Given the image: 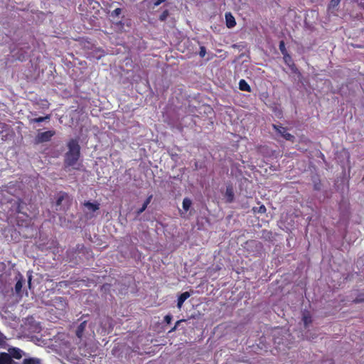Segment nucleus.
I'll list each match as a JSON object with an SVG mask.
<instances>
[{
	"instance_id": "nucleus-1",
	"label": "nucleus",
	"mask_w": 364,
	"mask_h": 364,
	"mask_svg": "<svg viewBox=\"0 0 364 364\" xmlns=\"http://www.w3.org/2000/svg\"><path fill=\"white\" fill-rule=\"evenodd\" d=\"M11 210L8 212V219L13 222V219L18 226L27 227L30 223V218L28 215L21 211V203L18 200L10 202Z\"/></svg>"
},
{
	"instance_id": "nucleus-2",
	"label": "nucleus",
	"mask_w": 364,
	"mask_h": 364,
	"mask_svg": "<svg viewBox=\"0 0 364 364\" xmlns=\"http://www.w3.org/2000/svg\"><path fill=\"white\" fill-rule=\"evenodd\" d=\"M68 151L65 154V163L67 166H73L77 164L80 155V147L77 141L72 139L68 144Z\"/></svg>"
},
{
	"instance_id": "nucleus-3",
	"label": "nucleus",
	"mask_w": 364,
	"mask_h": 364,
	"mask_svg": "<svg viewBox=\"0 0 364 364\" xmlns=\"http://www.w3.org/2000/svg\"><path fill=\"white\" fill-rule=\"evenodd\" d=\"M53 306L56 309V314L58 316H60L63 314L64 311L67 307V303L65 300L60 296L55 297L53 299Z\"/></svg>"
},
{
	"instance_id": "nucleus-4",
	"label": "nucleus",
	"mask_w": 364,
	"mask_h": 364,
	"mask_svg": "<svg viewBox=\"0 0 364 364\" xmlns=\"http://www.w3.org/2000/svg\"><path fill=\"white\" fill-rule=\"evenodd\" d=\"M55 134V132L53 130H49L44 132H39L36 136V143L40 144L49 141Z\"/></svg>"
},
{
	"instance_id": "nucleus-5",
	"label": "nucleus",
	"mask_w": 364,
	"mask_h": 364,
	"mask_svg": "<svg viewBox=\"0 0 364 364\" xmlns=\"http://www.w3.org/2000/svg\"><path fill=\"white\" fill-rule=\"evenodd\" d=\"M273 128L281 134V136L284 138L286 140L288 141H293L294 139V136L287 132V129L285 127H283L282 126H277L275 124H273Z\"/></svg>"
},
{
	"instance_id": "nucleus-6",
	"label": "nucleus",
	"mask_w": 364,
	"mask_h": 364,
	"mask_svg": "<svg viewBox=\"0 0 364 364\" xmlns=\"http://www.w3.org/2000/svg\"><path fill=\"white\" fill-rule=\"evenodd\" d=\"M15 279L16 280V283L15 285V291L17 294H20L22 289L23 284L25 282V279L23 275L18 272L16 273L15 276Z\"/></svg>"
},
{
	"instance_id": "nucleus-7",
	"label": "nucleus",
	"mask_w": 364,
	"mask_h": 364,
	"mask_svg": "<svg viewBox=\"0 0 364 364\" xmlns=\"http://www.w3.org/2000/svg\"><path fill=\"white\" fill-rule=\"evenodd\" d=\"M84 206L87 211L90 213H94L100 208V204L97 202L91 203L90 201H87L84 203Z\"/></svg>"
},
{
	"instance_id": "nucleus-8",
	"label": "nucleus",
	"mask_w": 364,
	"mask_h": 364,
	"mask_svg": "<svg viewBox=\"0 0 364 364\" xmlns=\"http://www.w3.org/2000/svg\"><path fill=\"white\" fill-rule=\"evenodd\" d=\"M225 21L226 26L229 28H233L236 24L235 18L230 13L225 14Z\"/></svg>"
},
{
	"instance_id": "nucleus-9",
	"label": "nucleus",
	"mask_w": 364,
	"mask_h": 364,
	"mask_svg": "<svg viewBox=\"0 0 364 364\" xmlns=\"http://www.w3.org/2000/svg\"><path fill=\"white\" fill-rule=\"evenodd\" d=\"M191 294L188 291H185L182 293L178 299V303H177V307L178 309H181L182 307L184 301L190 297Z\"/></svg>"
},
{
	"instance_id": "nucleus-10",
	"label": "nucleus",
	"mask_w": 364,
	"mask_h": 364,
	"mask_svg": "<svg viewBox=\"0 0 364 364\" xmlns=\"http://www.w3.org/2000/svg\"><path fill=\"white\" fill-rule=\"evenodd\" d=\"M225 197L226 198L227 202L231 203L233 201L234 199V193L232 191V188L230 187H228L226 188Z\"/></svg>"
},
{
	"instance_id": "nucleus-11",
	"label": "nucleus",
	"mask_w": 364,
	"mask_h": 364,
	"mask_svg": "<svg viewBox=\"0 0 364 364\" xmlns=\"http://www.w3.org/2000/svg\"><path fill=\"white\" fill-rule=\"evenodd\" d=\"M86 325H87V322L85 321L83 322H82L79 326L77 327V331H76V336L79 338H81L82 336V333H83V331H85V327H86Z\"/></svg>"
},
{
	"instance_id": "nucleus-12",
	"label": "nucleus",
	"mask_w": 364,
	"mask_h": 364,
	"mask_svg": "<svg viewBox=\"0 0 364 364\" xmlns=\"http://www.w3.org/2000/svg\"><path fill=\"white\" fill-rule=\"evenodd\" d=\"M239 88L242 91L250 92V90H251L250 85L245 80H240Z\"/></svg>"
},
{
	"instance_id": "nucleus-13",
	"label": "nucleus",
	"mask_w": 364,
	"mask_h": 364,
	"mask_svg": "<svg viewBox=\"0 0 364 364\" xmlns=\"http://www.w3.org/2000/svg\"><path fill=\"white\" fill-rule=\"evenodd\" d=\"M302 321L304 322V326L307 327L309 324H310L312 321L311 315L309 312H304L302 316Z\"/></svg>"
},
{
	"instance_id": "nucleus-14",
	"label": "nucleus",
	"mask_w": 364,
	"mask_h": 364,
	"mask_svg": "<svg viewBox=\"0 0 364 364\" xmlns=\"http://www.w3.org/2000/svg\"><path fill=\"white\" fill-rule=\"evenodd\" d=\"M152 197H153V196L150 195L146 198V200L144 201L142 207L140 209H139V210L137 211V214L138 215H140L141 213H142L146 210V208H147L148 205L151 203Z\"/></svg>"
},
{
	"instance_id": "nucleus-15",
	"label": "nucleus",
	"mask_w": 364,
	"mask_h": 364,
	"mask_svg": "<svg viewBox=\"0 0 364 364\" xmlns=\"http://www.w3.org/2000/svg\"><path fill=\"white\" fill-rule=\"evenodd\" d=\"M41 360L38 358H25L23 360V364H40Z\"/></svg>"
},
{
	"instance_id": "nucleus-16",
	"label": "nucleus",
	"mask_w": 364,
	"mask_h": 364,
	"mask_svg": "<svg viewBox=\"0 0 364 364\" xmlns=\"http://www.w3.org/2000/svg\"><path fill=\"white\" fill-rule=\"evenodd\" d=\"M5 264L3 262H0V283L3 284L6 276L4 274V270L5 269Z\"/></svg>"
},
{
	"instance_id": "nucleus-17",
	"label": "nucleus",
	"mask_w": 364,
	"mask_h": 364,
	"mask_svg": "<svg viewBox=\"0 0 364 364\" xmlns=\"http://www.w3.org/2000/svg\"><path fill=\"white\" fill-rule=\"evenodd\" d=\"M192 202L191 200L188 198H185L183 200V208L186 212L189 210L190 207L191 206Z\"/></svg>"
},
{
	"instance_id": "nucleus-18",
	"label": "nucleus",
	"mask_w": 364,
	"mask_h": 364,
	"mask_svg": "<svg viewBox=\"0 0 364 364\" xmlns=\"http://www.w3.org/2000/svg\"><path fill=\"white\" fill-rule=\"evenodd\" d=\"M341 0H331L328 5V10H334L340 4Z\"/></svg>"
},
{
	"instance_id": "nucleus-19",
	"label": "nucleus",
	"mask_w": 364,
	"mask_h": 364,
	"mask_svg": "<svg viewBox=\"0 0 364 364\" xmlns=\"http://www.w3.org/2000/svg\"><path fill=\"white\" fill-rule=\"evenodd\" d=\"M49 118H50V117L48 115H47L46 117H40L38 118L32 119L31 122H35V123H40V122L45 121L46 119H49Z\"/></svg>"
},
{
	"instance_id": "nucleus-20",
	"label": "nucleus",
	"mask_w": 364,
	"mask_h": 364,
	"mask_svg": "<svg viewBox=\"0 0 364 364\" xmlns=\"http://www.w3.org/2000/svg\"><path fill=\"white\" fill-rule=\"evenodd\" d=\"M284 55V62L289 65L291 66V56L287 53L283 55Z\"/></svg>"
},
{
	"instance_id": "nucleus-21",
	"label": "nucleus",
	"mask_w": 364,
	"mask_h": 364,
	"mask_svg": "<svg viewBox=\"0 0 364 364\" xmlns=\"http://www.w3.org/2000/svg\"><path fill=\"white\" fill-rule=\"evenodd\" d=\"M168 16V11L167 10H165L159 16V20L161 21H164L167 18Z\"/></svg>"
},
{
	"instance_id": "nucleus-22",
	"label": "nucleus",
	"mask_w": 364,
	"mask_h": 364,
	"mask_svg": "<svg viewBox=\"0 0 364 364\" xmlns=\"http://www.w3.org/2000/svg\"><path fill=\"white\" fill-rule=\"evenodd\" d=\"M279 50L283 55L287 53L284 41L279 43Z\"/></svg>"
},
{
	"instance_id": "nucleus-23",
	"label": "nucleus",
	"mask_w": 364,
	"mask_h": 364,
	"mask_svg": "<svg viewBox=\"0 0 364 364\" xmlns=\"http://www.w3.org/2000/svg\"><path fill=\"white\" fill-rule=\"evenodd\" d=\"M122 13V9L120 8H117L115 9L112 12V14L111 16H118L119 15H120Z\"/></svg>"
},
{
	"instance_id": "nucleus-24",
	"label": "nucleus",
	"mask_w": 364,
	"mask_h": 364,
	"mask_svg": "<svg viewBox=\"0 0 364 364\" xmlns=\"http://www.w3.org/2000/svg\"><path fill=\"white\" fill-rule=\"evenodd\" d=\"M164 320L167 323H170L172 320V316L171 315H166L164 317Z\"/></svg>"
},
{
	"instance_id": "nucleus-25",
	"label": "nucleus",
	"mask_w": 364,
	"mask_h": 364,
	"mask_svg": "<svg viewBox=\"0 0 364 364\" xmlns=\"http://www.w3.org/2000/svg\"><path fill=\"white\" fill-rule=\"evenodd\" d=\"M200 57H204L205 55V48L204 47H200Z\"/></svg>"
},
{
	"instance_id": "nucleus-26",
	"label": "nucleus",
	"mask_w": 364,
	"mask_h": 364,
	"mask_svg": "<svg viewBox=\"0 0 364 364\" xmlns=\"http://www.w3.org/2000/svg\"><path fill=\"white\" fill-rule=\"evenodd\" d=\"M27 276H28V287H31V277H32L31 273H30L28 272V274H27Z\"/></svg>"
},
{
	"instance_id": "nucleus-27",
	"label": "nucleus",
	"mask_w": 364,
	"mask_h": 364,
	"mask_svg": "<svg viewBox=\"0 0 364 364\" xmlns=\"http://www.w3.org/2000/svg\"><path fill=\"white\" fill-rule=\"evenodd\" d=\"M165 0H157L156 1L154 2V6H159L161 3L164 2Z\"/></svg>"
},
{
	"instance_id": "nucleus-28",
	"label": "nucleus",
	"mask_w": 364,
	"mask_h": 364,
	"mask_svg": "<svg viewBox=\"0 0 364 364\" xmlns=\"http://www.w3.org/2000/svg\"><path fill=\"white\" fill-rule=\"evenodd\" d=\"M266 211V208L264 205H261L259 208V213H265Z\"/></svg>"
},
{
	"instance_id": "nucleus-29",
	"label": "nucleus",
	"mask_w": 364,
	"mask_h": 364,
	"mask_svg": "<svg viewBox=\"0 0 364 364\" xmlns=\"http://www.w3.org/2000/svg\"><path fill=\"white\" fill-rule=\"evenodd\" d=\"M4 342L3 334L0 332V345Z\"/></svg>"
},
{
	"instance_id": "nucleus-30",
	"label": "nucleus",
	"mask_w": 364,
	"mask_h": 364,
	"mask_svg": "<svg viewBox=\"0 0 364 364\" xmlns=\"http://www.w3.org/2000/svg\"><path fill=\"white\" fill-rule=\"evenodd\" d=\"M181 321H182L181 320V321H178L176 322V325H175L174 328L172 329V331L175 330V329L176 328V327H177L178 324L180 322H181Z\"/></svg>"
},
{
	"instance_id": "nucleus-31",
	"label": "nucleus",
	"mask_w": 364,
	"mask_h": 364,
	"mask_svg": "<svg viewBox=\"0 0 364 364\" xmlns=\"http://www.w3.org/2000/svg\"><path fill=\"white\" fill-rule=\"evenodd\" d=\"M61 200H62V198H61V197H60V198L58 199V200H57V205H60V203H61Z\"/></svg>"
},
{
	"instance_id": "nucleus-32",
	"label": "nucleus",
	"mask_w": 364,
	"mask_h": 364,
	"mask_svg": "<svg viewBox=\"0 0 364 364\" xmlns=\"http://www.w3.org/2000/svg\"><path fill=\"white\" fill-rule=\"evenodd\" d=\"M360 4H362L363 6H364V0H360Z\"/></svg>"
},
{
	"instance_id": "nucleus-33",
	"label": "nucleus",
	"mask_w": 364,
	"mask_h": 364,
	"mask_svg": "<svg viewBox=\"0 0 364 364\" xmlns=\"http://www.w3.org/2000/svg\"><path fill=\"white\" fill-rule=\"evenodd\" d=\"M275 343H277L278 344H279V343H280V342H279V341H275Z\"/></svg>"
}]
</instances>
